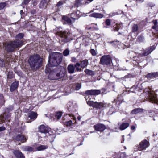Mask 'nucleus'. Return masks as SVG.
<instances>
[{
    "label": "nucleus",
    "mask_w": 158,
    "mask_h": 158,
    "mask_svg": "<svg viewBox=\"0 0 158 158\" xmlns=\"http://www.w3.org/2000/svg\"><path fill=\"white\" fill-rule=\"evenodd\" d=\"M75 67V64L74 66L73 64H70L68 66L67 69L68 73L72 74L74 72Z\"/></svg>",
    "instance_id": "22"
},
{
    "label": "nucleus",
    "mask_w": 158,
    "mask_h": 158,
    "mask_svg": "<svg viewBox=\"0 0 158 158\" xmlns=\"http://www.w3.org/2000/svg\"><path fill=\"white\" fill-rule=\"evenodd\" d=\"M23 45L22 41L15 40L5 43L4 46L5 50L8 52H13L16 48L21 47Z\"/></svg>",
    "instance_id": "4"
},
{
    "label": "nucleus",
    "mask_w": 158,
    "mask_h": 158,
    "mask_svg": "<svg viewBox=\"0 0 158 158\" xmlns=\"http://www.w3.org/2000/svg\"><path fill=\"white\" fill-rule=\"evenodd\" d=\"M147 90H145V92H148V101L152 103H158V100L156 98V95L155 93L153 92H151L147 89Z\"/></svg>",
    "instance_id": "6"
},
{
    "label": "nucleus",
    "mask_w": 158,
    "mask_h": 158,
    "mask_svg": "<svg viewBox=\"0 0 158 158\" xmlns=\"http://www.w3.org/2000/svg\"><path fill=\"white\" fill-rule=\"evenodd\" d=\"M23 36V34L22 33H19L16 36V38L18 39H22Z\"/></svg>",
    "instance_id": "38"
},
{
    "label": "nucleus",
    "mask_w": 158,
    "mask_h": 158,
    "mask_svg": "<svg viewBox=\"0 0 158 158\" xmlns=\"http://www.w3.org/2000/svg\"><path fill=\"white\" fill-rule=\"evenodd\" d=\"M82 144H83L82 143H81L80 144V145H82Z\"/></svg>",
    "instance_id": "62"
},
{
    "label": "nucleus",
    "mask_w": 158,
    "mask_h": 158,
    "mask_svg": "<svg viewBox=\"0 0 158 158\" xmlns=\"http://www.w3.org/2000/svg\"><path fill=\"white\" fill-rule=\"evenodd\" d=\"M88 64V60H85L81 61V64L77 63L75 64V67H76V70L77 71H81V69L79 68V67L81 66V68H84L87 66Z\"/></svg>",
    "instance_id": "10"
},
{
    "label": "nucleus",
    "mask_w": 158,
    "mask_h": 158,
    "mask_svg": "<svg viewBox=\"0 0 158 158\" xmlns=\"http://www.w3.org/2000/svg\"><path fill=\"white\" fill-rule=\"evenodd\" d=\"M88 98L89 99H91L90 97L89 96L88 98H86L87 104L89 106L97 108H100L102 107L103 106V104L102 103H98L97 102H94L91 101H87Z\"/></svg>",
    "instance_id": "7"
},
{
    "label": "nucleus",
    "mask_w": 158,
    "mask_h": 158,
    "mask_svg": "<svg viewBox=\"0 0 158 158\" xmlns=\"http://www.w3.org/2000/svg\"><path fill=\"white\" fill-rule=\"evenodd\" d=\"M35 10H32L31 12V13L33 14L35 13Z\"/></svg>",
    "instance_id": "55"
},
{
    "label": "nucleus",
    "mask_w": 158,
    "mask_h": 158,
    "mask_svg": "<svg viewBox=\"0 0 158 158\" xmlns=\"http://www.w3.org/2000/svg\"><path fill=\"white\" fill-rule=\"evenodd\" d=\"M0 99L3 100V97L2 94H0Z\"/></svg>",
    "instance_id": "54"
},
{
    "label": "nucleus",
    "mask_w": 158,
    "mask_h": 158,
    "mask_svg": "<svg viewBox=\"0 0 158 158\" xmlns=\"http://www.w3.org/2000/svg\"><path fill=\"white\" fill-rule=\"evenodd\" d=\"M75 122V121L73 122V121L71 120L65 122L64 123V125H66L67 127H70L73 125Z\"/></svg>",
    "instance_id": "32"
},
{
    "label": "nucleus",
    "mask_w": 158,
    "mask_h": 158,
    "mask_svg": "<svg viewBox=\"0 0 158 158\" xmlns=\"http://www.w3.org/2000/svg\"><path fill=\"white\" fill-rule=\"evenodd\" d=\"M63 2L62 1H59L57 4L56 6L58 7H59L61 6V5H63Z\"/></svg>",
    "instance_id": "48"
},
{
    "label": "nucleus",
    "mask_w": 158,
    "mask_h": 158,
    "mask_svg": "<svg viewBox=\"0 0 158 158\" xmlns=\"http://www.w3.org/2000/svg\"><path fill=\"white\" fill-rule=\"evenodd\" d=\"M37 113L33 111L30 112L28 114V117L33 120H35L37 118Z\"/></svg>",
    "instance_id": "21"
},
{
    "label": "nucleus",
    "mask_w": 158,
    "mask_h": 158,
    "mask_svg": "<svg viewBox=\"0 0 158 158\" xmlns=\"http://www.w3.org/2000/svg\"><path fill=\"white\" fill-rule=\"evenodd\" d=\"M81 84L77 83L76 84L75 89L76 90H79L81 88Z\"/></svg>",
    "instance_id": "39"
},
{
    "label": "nucleus",
    "mask_w": 158,
    "mask_h": 158,
    "mask_svg": "<svg viewBox=\"0 0 158 158\" xmlns=\"http://www.w3.org/2000/svg\"><path fill=\"white\" fill-rule=\"evenodd\" d=\"M120 26V25L116 24V27H114V30L115 31H118L119 29V27Z\"/></svg>",
    "instance_id": "47"
},
{
    "label": "nucleus",
    "mask_w": 158,
    "mask_h": 158,
    "mask_svg": "<svg viewBox=\"0 0 158 158\" xmlns=\"http://www.w3.org/2000/svg\"><path fill=\"white\" fill-rule=\"evenodd\" d=\"M74 120H76V118H74Z\"/></svg>",
    "instance_id": "64"
},
{
    "label": "nucleus",
    "mask_w": 158,
    "mask_h": 158,
    "mask_svg": "<svg viewBox=\"0 0 158 158\" xmlns=\"http://www.w3.org/2000/svg\"><path fill=\"white\" fill-rule=\"evenodd\" d=\"M42 60L39 55L35 54L30 57L28 62L31 67L33 70H35L40 66Z\"/></svg>",
    "instance_id": "3"
},
{
    "label": "nucleus",
    "mask_w": 158,
    "mask_h": 158,
    "mask_svg": "<svg viewBox=\"0 0 158 158\" xmlns=\"http://www.w3.org/2000/svg\"><path fill=\"white\" fill-rule=\"evenodd\" d=\"M93 0H87V1H86L85 3L88 4L91 2Z\"/></svg>",
    "instance_id": "52"
},
{
    "label": "nucleus",
    "mask_w": 158,
    "mask_h": 158,
    "mask_svg": "<svg viewBox=\"0 0 158 158\" xmlns=\"http://www.w3.org/2000/svg\"><path fill=\"white\" fill-rule=\"evenodd\" d=\"M48 63L47 65L48 67L57 66L62 61L63 56L61 53L57 52L51 53L49 56Z\"/></svg>",
    "instance_id": "1"
},
{
    "label": "nucleus",
    "mask_w": 158,
    "mask_h": 158,
    "mask_svg": "<svg viewBox=\"0 0 158 158\" xmlns=\"http://www.w3.org/2000/svg\"><path fill=\"white\" fill-rule=\"evenodd\" d=\"M5 61L3 60L0 59V66L3 67L5 65Z\"/></svg>",
    "instance_id": "42"
},
{
    "label": "nucleus",
    "mask_w": 158,
    "mask_h": 158,
    "mask_svg": "<svg viewBox=\"0 0 158 158\" xmlns=\"http://www.w3.org/2000/svg\"><path fill=\"white\" fill-rule=\"evenodd\" d=\"M31 0H24L23 3L24 4L26 5Z\"/></svg>",
    "instance_id": "49"
},
{
    "label": "nucleus",
    "mask_w": 158,
    "mask_h": 158,
    "mask_svg": "<svg viewBox=\"0 0 158 158\" xmlns=\"http://www.w3.org/2000/svg\"><path fill=\"white\" fill-rule=\"evenodd\" d=\"M114 102H115V101H112V102L113 103H114Z\"/></svg>",
    "instance_id": "63"
},
{
    "label": "nucleus",
    "mask_w": 158,
    "mask_h": 158,
    "mask_svg": "<svg viewBox=\"0 0 158 158\" xmlns=\"http://www.w3.org/2000/svg\"><path fill=\"white\" fill-rule=\"evenodd\" d=\"M13 76L12 72H9L8 75V77L10 79H11L13 77Z\"/></svg>",
    "instance_id": "44"
},
{
    "label": "nucleus",
    "mask_w": 158,
    "mask_h": 158,
    "mask_svg": "<svg viewBox=\"0 0 158 158\" xmlns=\"http://www.w3.org/2000/svg\"><path fill=\"white\" fill-rule=\"evenodd\" d=\"M71 34L69 31H61L60 33V37L59 40V43L63 44L65 43H67L70 41Z\"/></svg>",
    "instance_id": "5"
},
{
    "label": "nucleus",
    "mask_w": 158,
    "mask_h": 158,
    "mask_svg": "<svg viewBox=\"0 0 158 158\" xmlns=\"http://www.w3.org/2000/svg\"><path fill=\"white\" fill-rule=\"evenodd\" d=\"M13 152L15 156L17 158H25L22 153L19 150H15Z\"/></svg>",
    "instance_id": "18"
},
{
    "label": "nucleus",
    "mask_w": 158,
    "mask_h": 158,
    "mask_svg": "<svg viewBox=\"0 0 158 158\" xmlns=\"http://www.w3.org/2000/svg\"><path fill=\"white\" fill-rule=\"evenodd\" d=\"M84 72L87 74L89 75H93L94 74V71L88 69H85Z\"/></svg>",
    "instance_id": "34"
},
{
    "label": "nucleus",
    "mask_w": 158,
    "mask_h": 158,
    "mask_svg": "<svg viewBox=\"0 0 158 158\" xmlns=\"http://www.w3.org/2000/svg\"><path fill=\"white\" fill-rule=\"evenodd\" d=\"M50 132H38L37 135L39 138H45L46 137H48V135L50 134Z\"/></svg>",
    "instance_id": "23"
},
{
    "label": "nucleus",
    "mask_w": 158,
    "mask_h": 158,
    "mask_svg": "<svg viewBox=\"0 0 158 158\" xmlns=\"http://www.w3.org/2000/svg\"><path fill=\"white\" fill-rule=\"evenodd\" d=\"M47 148V146L45 145H40L36 148L37 151H42Z\"/></svg>",
    "instance_id": "35"
},
{
    "label": "nucleus",
    "mask_w": 158,
    "mask_h": 158,
    "mask_svg": "<svg viewBox=\"0 0 158 158\" xmlns=\"http://www.w3.org/2000/svg\"><path fill=\"white\" fill-rule=\"evenodd\" d=\"M95 130L98 131H103L106 128V126L101 124H98L94 126Z\"/></svg>",
    "instance_id": "15"
},
{
    "label": "nucleus",
    "mask_w": 158,
    "mask_h": 158,
    "mask_svg": "<svg viewBox=\"0 0 158 158\" xmlns=\"http://www.w3.org/2000/svg\"><path fill=\"white\" fill-rule=\"evenodd\" d=\"M23 13V10H21L20 11V14L21 15H22V14Z\"/></svg>",
    "instance_id": "60"
},
{
    "label": "nucleus",
    "mask_w": 158,
    "mask_h": 158,
    "mask_svg": "<svg viewBox=\"0 0 158 158\" xmlns=\"http://www.w3.org/2000/svg\"><path fill=\"white\" fill-rule=\"evenodd\" d=\"M80 12L79 11H76V13H72L70 14L71 17V19L73 20V22H74L75 20L77 19L80 16Z\"/></svg>",
    "instance_id": "19"
},
{
    "label": "nucleus",
    "mask_w": 158,
    "mask_h": 158,
    "mask_svg": "<svg viewBox=\"0 0 158 158\" xmlns=\"http://www.w3.org/2000/svg\"><path fill=\"white\" fill-rule=\"evenodd\" d=\"M149 143L146 140L142 141L139 143V150H142L145 149L146 148L149 146Z\"/></svg>",
    "instance_id": "11"
},
{
    "label": "nucleus",
    "mask_w": 158,
    "mask_h": 158,
    "mask_svg": "<svg viewBox=\"0 0 158 158\" xmlns=\"http://www.w3.org/2000/svg\"><path fill=\"white\" fill-rule=\"evenodd\" d=\"M111 60V59L110 56H104L101 58L100 62L101 64L102 65H108L110 63Z\"/></svg>",
    "instance_id": "8"
},
{
    "label": "nucleus",
    "mask_w": 158,
    "mask_h": 158,
    "mask_svg": "<svg viewBox=\"0 0 158 158\" xmlns=\"http://www.w3.org/2000/svg\"><path fill=\"white\" fill-rule=\"evenodd\" d=\"M19 82L18 81L14 82L11 85L10 90L11 92L14 91L16 89H17L19 85Z\"/></svg>",
    "instance_id": "17"
},
{
    "label": "nucleus",
    "mask_w": 158,
    "mask_h": 158,
    "mask_svg": "<svg viewBox=\"0 0 158 158\" xmlns=\"http://www.w3.org/2000/svg\"><path fill=\"white\" fill-rule=\"evenodd\" d=\"M132 31L133 32H137L138 30V25L136 24H133L131 27Z\"/></svg>",
    "instance_id": "30"
},
{
    "label": "nucleus",
    "mask_w": 158,
    "mask_h": 158,
    "mask_svg": "<svg viewBox=\"0 0 158 158\" xmlns=\"http://www.w3.org/2000/svg\"><path fill=\"white\" fill-rule=\"evenodd\" d=\"M81 119V118L80 117L78 116L77 117V119H78V120H80Z\"/></svg>",
    "instance_id": "61"
},
{
    "label": "nucleus",
    "mask_w": 158,
    "mask_h": 158,
    "mask_svg": "<svg viewBox=\"0 0 158 158\" xmlns=\"http://www.w3.org/2000/svg\"><path fill=\"white\" fill-rule=\"evenodd\" d=\"M143 109L140 108H137L133 110L131 113V114H134L141 113L143 112Z\"/></svg>",
    "instance_id": "27"
},
{
    "label": "nucleus",
    "mask_w": 158,
    "mask_h": 158,
    "mask_svg": "<svg viewBox=\"0 0 158 158\" xmlns=\"http://www.w3.org/2000/svg\"><path fill=\"white\" fill-rule=\"evenodd\" d=\"M39 131L38 132H51L50 128L46 127L44 125H41L39 128Z\"/></svg>",
    "instance_id": "16"
},
{
    "label": "nucleus",
    "mask_w": 158,
    "mask_h": 158,
    "mask_svg": "<svg viewBox=\"0 0 158 158\" xmlns=\"http://www.w3.org/2000/svg\"><path fill=\"white\" fill-rule=\"evenodd\" d=\"M50 0H42L40 3V7L43 9L45 8L47 5V2H48Z\"/></svg>",
    "instance_id": "25"
},
{
    "label": "nucleus",
    "mask_w": 158,
    "mask_h": 158,
    "mask_svg": "<svg viewBox=\"0 0 158 158\" xmlns=\"http://www.w3.org/2000/svg\"><path fill=\"white\" fill-rule=\"evenodd\" d=\"M135 129V127L134 126H132L131 127V129L132 130H134Z\"/></svg>",
    "instance_id": "57"
},
{
    "label": "nucleus",
    "mask_w": 158,
    "mask_h": 158,
    "mask_svg": "<svg viewBox=\"0 0 158 158\" xmlns=\"http://www.w3.org/2000/svg\"><path fill=\"white\" fill-rule=\"evenodd\" d=\"M70 51L68 49H66L63 52V54L64 56H66L69 54Z\"/></svg>",
    "instance_id": "37"
},
{
    "label": "nucleus",
    "mask_w": 158,
    "mask_h": 158,
    "mask_svg": "<svg viewBox=\"0 0 158 158\" xmlns=\"http://www.w3.org/2000/svg\"><path fill=\"white\" fill-rule=\"evenodd\" d=\"M6 4L5 3H0V10L3 9L6 6Z\"/></svg>",
    "instance_id": "41"
},
{
    "label": "nucleus",
    "mask_w": 158,
    "mask_h": 158,
    "mask_svg": "<svg viewBox=\"0 0 158 158\" xmlns=\"http://www.w3.org/2000/svg\"><path fill=\"white\" fill-rule=\"evenodd\" d=\"M62 116V114L60 112H57L55 115V118L58 120Z\"/></svg>",
    "instance_id": "36"
},
{
    "label": "nucleus",
    "mask_w": 158,
    "mask_h": 158,
    "mask_svg": "<svg viewBox=\"0 0 158 158\" xmlns=\"http://www.w3.org/2000/svg\"><path fill=\"white\" fill-rule=\"evenodd\" d=\"M13 109V107L12 106H9L8 107L5 109V112L3 115L4 118H5V119H6V118H8L10 116V114L9 113L12 111Z\"/></svg>",
    "instance_id": "12"
},
{
    "label": "nucleus",
    "mask_w": 158,
    "mask_h": 158,
    "mask_svg": "<svg viewBox=\"0 0 158 158\" xmlns=\"http://www.w3.org/2000/svg\"><path fill=\"white\" fill-rule=\"evenodd\" d=\"M129 124L128 123H123L119 127V129L121 130H124L129 127Z\"/></svg>",
    "instance_id": "28"
},
{
    "label": "nucleus",
    "mask_w": 158,
    "mask_h": 158,
    "mask_svg": "<svg viewBox=\"0 0 158 158\" xmlns=\"http://www.w3.org/2000/svg\"><path fill=\"white\" fill-rule=\"evenodd\" d=\"M62 19L65 21L67 24L69 25L71 24L72 23L74 22H73V20L71 18L70 19L65 16H63L62 17Z\"/></svg>",
    "instance_id": "24"
},
{
    "label": "nucleus",
    "mask_w": 158,
    "mask_h": 158,
    "mask_svg": "<svg viewBox=\"0 0 158 158\" xmlns=\"http://www.w3.org/2000/svg\"><path fill=\"white\" fill-rule=\"evenodd\" d=\"M99 90H86L85 94L87 96L97 95L100 94Z\"/></svg>",
    "instance_id": "13"
},
{
    "label": "nucleus",
    "mask_w": 158,
    "mask_h": 158,
    "mask_svg": "<svg viewBox=\"0 0 158 158\" xmlns=\"http://www.w3.org/2000/svg\"><path fill=\"white\" fill-rule=\"evenodd\" d=\"M152 28L153 29L156 28L157 30H158V26H157L156 25H154V26H152Z\"/></svg>",
    "instance_id": "51"
},
{
    "label": "nucleus",
    "mask_w": 158,
    "mask_h": 158,
    "mask_svg": "<svg viewBox=\"0 0 158 158\" xmlns=\"http://www.w3.org/2000/svg\"><path fill=\"white\" fill-rule=\"evenodd\" d=\"M144 37L142 36H139L138 38V40L139 42H142L144 40Z\"/></svg>",
    "instance_id": "43"
},
{
    "label": "nucleus",
    "mask_w": 158,
    "mask_h": 158,
    "mask_svg": "<svg viewBox=\"0 0 158 158\" xmlns=\"http://www.w3.org/2000/svg\"><path fill=\"white\" fill-rule=\"evenodd\" d=\"M124 140H125V139H124V136H122V140L121 141V142L122 143H123L124 142Z\"/></svg>",
    "instance_id": "56"
},
{
    "label": "nucleus",
    "mask_w": 158,
    "mask_h": 158,
    "mask_svg": "<svg viewBox=\"0 0 158 158\" xmlns=\"http://www.w3.org/2000/svg\"><path fill=\"white\" fill-rule=\"evenodd\" d=\"M153 22L154 23V25H156L157 24V21L156 20H153Z\"/></svg>",
    "instance_id": "53"
},
{
    "label": "nucleus",
    "mask_w": 158,
    "mask_h": 158,
    "mask_svg": "<svg viewBox=\"0 0 158 158\" xmlns=\"http://www.w3.org/2000/svg\"><path fill=\"white\" fill-rule=\"evenodd\" d=\"M106 90L104 89H102L100 90H99L100 92V94H105V91Z\"/></svg>",
    "instance_id": "46"
},
{
    "label": "nucleus",
    "mask_w": 158,
    "mask_h": 158,
    "mask_svg": "<svg viewBox=\"0 0 158 158\" xmlns=\"http://www.w3.org/2000/svg\"><path fill=\"white\" fill-rule=\"evenodd\" d=\"M156 48V46L154 45L146 48L144 51V52L139 54L140 56L141 57L146 56L150 54Z\"/></svg>",
    "instance_id": "9"
},
{
    "label": "nucleus",
    "mask_w": 158,
    "mask_h": 158,
    "mask_svg": "<svg viewBox=\"0 0 158 158\" xmlns=\"http://www.w3.org/2000/svg\"><path fill=\"white\" fill-rule=\"evenodd\" d=\"M111 20L109 19H108L106 20L105 23L106 25L109 26L111 24Z\"/></svg>",
    "instance_id": "40"
},
{
    "label": "nucleus",
    "mask_w": 158,
    "mask_h": 158,
    "mask_svg": "<svg viewBox=\"0 0 158 158\" xmlns=\"http://www.w3.org/2000/svg\"><path fill=\"white\" fill-rule=\"evenodd\" d=\"M90 52L91 54L93 56H95L96 55V53L94 50L93 49H91L90 50Z\"/></svg>",
    "instance_id": "45"
},
{
    "label": "nucleus",
    "mask_w": 158,
    "mask_h": 158,
    "mask_svg": "<svg viewBox=\"0 0 158 158\" xmlns=\"http://www.w3.org/2000/svg\"><path fill=\"white\" fill-rule=\"evenodd\" d=\"M45 73H49L48 77L50 80H55L60 79L64 76V72L56 68L52 69L47 66L45 70Z\"/></svg>",
    "instance_id": "2"
},
{
    "label": "nucleus",
    "mask_w": 158,
    "mask_h": 158,
    "mask_svg": "<svg viewBox=\"0 0 158 158\" xmlns=\"http://www.w3.org/2000/svg\"><path fill=\"white\" fill-rule=\"evenodd\" d=\"M23 150L24 151H32L33 150V148L30 146H25L23 147Z\"/></svg>",
    "instance_id": "31"
},
{
    "label": "nucleus",
    "mask_w": 158,
    "mask_h": 158,
    "mask_svg": "<svg viewBox=\"0 0 158 158\" xmlns=\"http://www.w3.org/2000/svg\"><path fill=\"white\" fill-rule=\"evenodd\" d=\"M15 139L16 141L21 143L25 142L27 139V138L26 137L22 134L18 135L15 137Z\"/></svg>",
    "instance_id": "14"
},
{
    "label": "nucleus",
    "mask_w": 158,
    "mask_h": 158,
    "mask_svg": "<svg viewBox=\"0 0 158 158\" xmlns=\"http://www.w3.org/2000/svg\"><path fill=\"white\" fill-rule=\"evenodd\" d=\"M90 16L96 18H102L103 16L102 14L98 13H92L91 14Z\"/></svg>",
    "instance_id": "29"
},
{
    "label": "nucleus",
    "mask_w": 158,
    "mask_h": 158,
    "mask_svg": "<svg viewBox=\"0 0 158 158\" xmlns=\"http://www.w3.org/2000/svg\"><path fill=\"white\" fill-rule=\"evenodd\" d=\"M76 60V58H73L72 59V62H75V60Z\"/></svg>",
    "instance_id": "58"
},
{
    "label": "nucleus",
    "mask_w": 158,
    "mask_h": 158,
    "mask_svg": "<svg viewBox=\"0 0 158 158\" xmlns=\"http://www.w3.org/2000/svg\"><path fill=\"white\" fill-rule=\"evenodd\" d=\"M85 0H76L75 5L77 7H78L80 5L84 4H86L85 3L86 1Z\"/></svg>",
    "instance_id": "26"
},
{
    "label": "nucleus",
    "mask_w": 158,
    "mask_h": 158,
    "mask_svg": "<svg viewBox=\"0 0 158 158\" xmlns=\"http://www.w3.org/2000/svg\"><path fill=\"white\" fill-rule=\"evenodd\" d=\"M50 133L51 132H50V134L48 135V138L49 139L51 140V141L52 142L54 141L56 137V135L54 134H51Z\"/></svg>",
    "instance_id": "33"
},
{
    "label": "nucleus",
    "mask_w": 158,
    "mask_h": 158,
    "mask_svg": "<svg viewBox=\"0 0 158 158\" xmlns=\"http://www.w3.org/2000/svg\"><path fill=\"white\" fill-rule=\"evenodd\" d=\"M6 129L5 128L3 127H0V132L3 131H4Z\"/></svg>",
    "instance_id": "50"
},
{
    "label": "nucleus",
    "mask_w": 158,
    "mask_h": 158,
    "mask_svg": "<svg viewBox=\"0 0 158 158\" xmlns=\"http://www.w3.org/2000/svg\"><path fill=\"white\" fill-rule=\"evenodd\" d=\"M158 77V72L150 73L146 75V77L148 79H152Z\"/></svg>",
    "instance_id": "20"
},
{
    "label": "nucleus",
    "mask_w": 158,
    "mask_h": 158,
    "mask_svg": "<svg viewBox=\"0 0 158 158\" xmlns=\"http://www.w3.org/2000/svg\"><path fill=\"white\" fill-rule=\"evenodd\" d=\"M136 1H138L141 2H142L144 0H136Z\"/></svg>",
    "instance_id": "59"
}]
</instances>
